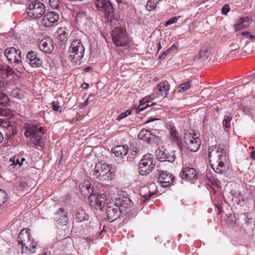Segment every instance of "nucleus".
Returning a JSON list of instances; mask_svg holds the SVG:
<instances>
[{
  "mask_svg": "<svg viewBox=\"0 0 255 255\" xmlns=\"http://www.w3.org/2000/svg\"><path fill=\"white\" fill-rule=\"evenodd\" d=\"M242 110L246 114H249L251 112V109L248 107H244Z\"/></svg>",
  "mask_w": 255,
  "mask_h": 255,
  "instance_id": "a18cd8bd",
  "label": "nucleus"
},
{
  "mask_svg": "<svg viewBox=\"0 0 255 255\" xmlns=\"http://www.w3.org/2000/svg\"><path fill=\"white\" fill-rule=\"evenodd\" d=\"M106 210L108 219L112 221L119 217L120 208L114 201L107 203Z\"/></svg>",
  "mask_w": 255,
  "mask_h": 255,
  "instance_id": "ddd939ff",
  "label": "nucleus"
},
{
  "mask_svg": "<svg viewBox=\"0 0 255 255\" xmlns=\"http://www.w3.org/2000/svg\"><path fill=\"white\" fill-rule=\"evenodd\" d=\"M112 174L108 163L99 162L96 164L94 174L99 179L104 181L111 180Z\"/></svg>",
  "mask_w": 255,
  "mask_h": 255,
  "instance_id": "0eeeda50",
  "label": "nucleus"
},
{
  "mask_svg": "<svg viewBox=\"0 0 255 255\" xmlns=\"http://www.w3.org/2000/svg\"><path fill=\"white\" fill-rule=\"evenodd\" d=\"M7 199V194L5 191L0 189V206L4 204Z\"/></svg>",
  "mask_w": 255,
  "mask_h": 255,
  "instance_id": "473e14b6",
  "label": "nucleus"
},
{
  "mask_svg": "<svg viewBox=\"0 0 255 255\" xmlns=\"http://www.w3.org/2000/svg\"><path fill=\"white\" fill-rule=\"evenodd\" d=\"M49 4L53 9H58L60 6L59 0H49Z\"/></svg>",
  "mask_w": 255,
  "mask_h": 255,
  "instance_id": "c9c22d12",
  "label": "nucleus"
},
{
  "mask_svg": "<svg viewBox=\"0 0 255 255\" xmlns=\"http://www.w3.org/2000/svg\"><path fill=\"white\" fill-rule=\"evenodd\" d=\"M162 0H148L146 4V8L148 11L154 9L157 4Z\"/></svg>",
  "mask_w": 255,
  "mask_h": 255,
  "instance_id": "7c9ffc66",
  "label": "nucleus"
},
{
  "mask_svg": "<svg viewBox=\"0 0 255 255\" xmlns=\"http://www.w3.org/2000/svg\"><path fill=\"white\" fill-rule=\"evenodd\" d=\"M152 121L153 120H148V121H147V123L150 122Z\"/></svg>",
  "mask_w": 255,
  "mask_h": 255,
  "instance_id": "69168bd1",
  "label": "nucleus"
},
{
  "mask_svg": "<svg viewBox=\"0 0 255 255\" xmlns=\"http://www.w3.org/2000/svg\"><path fill=\"white\" fill-rule=\"evenodd\" d=\"M94 187L89 180H84L79 185L81 193L86 196L93 192Z\"/></svg>",
  "mask_w": 255,
  "mask_h": 255,
  "instance_id": "412c9836",
  "label": "nucleus"
},
{
  "mask_svg": "<svg viewBox=\"0 0 255 255\" xmlns=\"http://www.w3.org/2000/svg\"><path fill=\"white\" fill-rule=\"evenodd\" d=\"M3 78H0V88L1 86H3L4 83H3Z\"/></svg>",
  "mask_w": 255,
  "mask_h": 255,
  "instance_id": "603ef678",
  "label": "nucleus"
},
{
  "mask_svg": "<svg viewBox=\"0 0 255 255\" xmlns=\"http://www.w3.org/2000/svg\"><path fill=\"white\" fill-rule=\"evenodd\" d=\"M168 137L171 143L180 146L182 144L181 137L174 127H170Z\"/></svg>",
  "mask_w": 255,
  "mask_h": 255,
  "instance_id": "aec40b11",
  "label": "nucleus"
},
{
  "mask_svg": "<svg viewBox=\"0 0 255 255\" xmlns=\"http://www.w3.org/2000/svg\"><path fill=\"white\" fill-rule=\"evenodd\" d=\"M112 38L117 46H126L129 44V40L126 30L123 28L116 27L112 31Z\"/></svg>",
  "mask_w": 255,
  "mask_h": 255,
  "instance_id": "423d86ee",
  "label": "nucleus"
},
{
  "mask_svg": "<svg viewBox=\"0 0 255 255\" xmlns=\"http://www.w3.org/2000/svg\"><path fill=\"white\" fill-rule=\"evenodd\" d=\"M113 153L117 157H123L128 152V147L126 145H118L112 149Z\"/></svg>",
  "mask_w": 255,
  "mask_h": 255,
  "instance_id": "b1692460",
  "label": "nucleus"
},
{
  "mask_svg": "<svg viewBox=\"0 0 255 255\" xmlns=\"http://www.w3.org/2000/svg\"><path fill=\"white\" fill-rule=\"evenodd\" d=\"M24 160H25V159H24V158H22L21 159V161L22 162V161H23Z\"/></svg>",
  "mask_w": 255,
  "mask_h": 255,
  "instance_id": "0e129e2a",
  "label": "nucleus"
},
{
  "mask_svg": "<svg viewBox=\"0 0 255 255\" xmlns=\"http://www.w3.org/2000/svg\"><path fill=\"white\" fill-rule=\"evenodd\" d=\"M10 126V123L6 119H0V126L7 128Z\"/></svg>",
  "mask_w": 255,
  "mask_h": 255,
  "instance_id": "4c0bfd02",
  "label": "nucleus"
},
{
  "mask_svg": "<svg viewBox=\"0 0 255 255\" xmlns=\"http://www.w3.org/2000/svg\"><path fill=\"white\" fill-rule=\"evenodd\" d=\"M180 175L181 178L183 179L192 180L197 178L198 173L195 169L186 167L182 169Z\"/></svg>",
  "mask_w": 255,
  "mask_h": 255,
  "instance_id": "a211bd4d",
  "label": "nucleus"
},
{
  "mask_svg": "<svg viewBox=\"0 0 255 255\" xmlns=\"http://www.w3.org/2000/svg\"><path fill=\"white\" fill-rule=\"evenodd\" d=\"M42 130V127L38 128L35 125H32L28 126L24 132V135L30 139V143L38 149H42L44 146V142L41 137Z\"/></svg>",
  "mask_w": 255,
  "mask_h": 255,
  "instance_id": "7ed1b4c3",
  "label": "nucleus"
},
{
  "mask_svg": "<svg viewBox=\"0 0 255 255\" xmlns=\"http://www.w3.org/2000/svg\"><path fill=\"white\" fill-rule=\"evenodd\" d=\"M3 138V135H2V133H1V132L0 131V143L2 142Z\"/></svg>",
  "mask_w": 255,
  "mask_h": 255,
  "instance_id": "5fc2aeb1",
  "label": "nucleus"
},
{
  "mask_svg": "<svg viewBox=\"0 0 255 255\" xmlns=\"http://www.w3.org/2000/svg\"><path fill=\"white\" fill-rule=\"evenodd\" d=\"M75 219L78 222H81L89 219V215L82 209H78L75 214Z\"/></svg>",
  "mask_w": 255,
  "mask_h": 255,
  "instance_id": "a878e982",
  "label": "nucleus"
},
{
  "mask_svg": "<svg viewBox=\"0 0 255 255\" xmlns=\"http://www.w3.org/2000/svg\"><path fill=\"white\" fill-rule=\"evenodd\" d=\"M173 177L170 173L161 171L158 177V180L163 187H167L173 183Z\"/></svg>",
  "mask_w": 255,
  "mask_h": 255,
  "instance_id": "6ab92c4d",
  "label": "nucleus"
},
{
  "mask_svg": "<svg viewBox=\"0 0 255 255\" xmlns=\"http://www.w3.org/2000/svg\"><path fill=\"white\" fill-rule=\"evenodd\" d=\"M88 99H89V98H88L86 100V101L84 102V105H87V104H88Z\"/></svg>",
  "mask_w": 255,
  "mask_h": 255,
  "instance_id": "6e6d98bb",
  "label": "nucleus"
},
{
  "mask_svg": "<svg viewBox=\"0 0 255 255\" xmlns=\"http://www.w3.org/2000/svg\"><path fill=\"white\" fill-rule=\"evenodd\" d=\"M7 115V111L3 108H0V116H6Z\"/></svg>",
  "mask_w": 255,
  "mask_h": 255,
  "instance_id": "c03bdc74",
  "label": "nucleus"
},
{
  "mask_svg": "<svg viewBox=\"0 0 255 255\" xmlns=\"http://www.w3.org/2000/svg\"><path fill=\"white\" fill-rule=\"evenodd\" d=\"M82 14L81 13H78L77 15V18H78L80 16H81Z\"/></svg>",
  "mask_w": 255,
  "mask_h": 255,
  "instance_id": "13d9d810",
  "label": "nucleus"
},
{
  "mask_svg": "<svg viewBox=\"0 0 255 255\" xmlns=\"http://www.w3.org/2000/svg\"><path fill=\"white\" fill-rule=\"evenodd\" d=\"M89 86V85L87 83H83L82 85V87L83 88V89H86L88 88V87Z\"/></svg>",
  "mask_w": 255,
  "mask_h": 255,
  "instance_id": "8fccbe9b",
  "label": "nucleus"
},
{
  "mask_svg": "<svg viewBox=\"0 0 255 255\" xmlns=\"http://www.w3.org/2000/svg\"><path fill=\"white\" fill-rule=\"evenodd\" d=\"M54 36L58 40L64 43L68 39L69 32L66 28L60 27L57 29Z\"/></svg>",
  "mask_w": 255,
  "mask_h": 255,
  "instance_id": "4be33fe9",
  "label": "nucleus"
},
{
  "mask_svg": "<svg viewBox=\"0 0 255 255\" xmlns=\"http://www.w3.org/2000/svg\"><path fill=\"white\" fill-rule=\"evenodd\" d=\"M96 196H97V195L95 194H93V193H91L89 196L88 201H89V205L94 208V206H95L96 204L97 203L96 202Z\"/></svg>",
  "mask_w": 255,
  "mask_h": 255,
  "instance_id": "f704fd0d",
  "label": "nucleus"
},
{
  "mask_svg": "<svg viewBox=\"0 0 255 255\" xmlns=\"http://www.w3.org/2000/svg\"><path fill=\"white\" fill-rule=\"evenodd\" d=\"M8 102V96L3 93L0 92V105L5 106Z\"/></svg>",
  "mask_w": 255,
  "mask_h": 255,
  "instance_id": "72a5a7b5",
  "label": "nucleus"
},
{
  "mask_svg": "<svg viewBox=\"0 0 255 255\" xmlns=\"http://www.w3.org/2000/svg\"><path fill=\"white\" fill-rule=\"evenodd\" d=\"M52 108L54 111L61 112L62 107L59 106V103L57 102H52Z\"/></svg>",
  "mask_w": 255,
  "mask_h": 255,
  "instance_id": "58836bf2",
  "label": "nucleus"
},
{
  "mask_svg": "<svg viewBox=\"0 0 255 255\" xmlns=\"http://www.w3.org/2000/svg\"><path fill=\"white\" fill-rule=\"evenodd\" d=\"M251 158L253 160H255V151H253L251 152Z\"/></svg>",
  "mask_w": 255,
  "mask_h": 255,
  "instance_id": "09e8293b",
  "label": "nucleus"
},
{
  "mask_svg": "<svg viewBox=\"0 0 255 255\" xmlns=\"http://www.w3.org/2000/svg\"><path fill=\"white\" fill-rule=\"evenodd\" d=\"M99 195H97L96 196V205L95 206H94V208L96 209H99V204H98V202H99Z\"/></svg>",
  "mask_w": 255,
  "mask_h": 255,
  "instance_id": "49530a36",
  "label": "nucleus"
},
{
  "mask_svg": "<svg viewBox=\"0 0 255 255\" xmlns=\"http://www.w3.org/2000/svg\"><path fill=\"white\" fill-rule=\"evenodd\" d=\"M255 76V72L253 73L252 75H251L250 76Z\"/></svg>",
  "mask_w": 255,
  "mask_h": 255,
  "instance_id": "e2e57ef3",
  "label": "nucleus"
},
{
  "mask_svg": "<svg viewBox=\"0 0 255 255\" xmlns=\"http://www.w3.org/2000/svg\"><path fill=\"white\" fill-rule=\"evenodd\" d=\"M171 52V51L168 49L167 50L164 51L162 54L159 57L161 59H163Z\"/></svg>",
  "mask_w": 255,
  "mask_h": 255,
  "instance_id": "37998d69",
  "label": "nucleus"
},
{
  "mask_svg": "<svg viewBox=\"0 0 255 255\" xmlns=\"http://www.w3.org/2000/svg\"><path fill=\"white\" fill-rule=\"evenodd\" d=\"M155 155L158 160L160 162H173L175 159L174 153L172 152L171 154H169L163 147H158L156 150Z\"/></svg>",
  "mask_w": 255,
  "mask_h": 255,
  "instance_id": "f8f14e48",
  "label": "nucleus"
},
{
  "mask_svg": "<svg viewBox=\"0 0 255 255\" xmlns=\"http://www.w3.org/2000/svg\"><path fill=\"white\" fill-rule=\"evenodd\" d=\"M20 50H17L14 47L7 48L4 51V55L11 63L19 64L21 62V55Z\"/></svg>",
  "mask_w": 255,
  "mask_h": 255,
  "instance_id": "9d476101",
  "label": "nucleus"
},
{
  "mask_svg": "<svg viewBox=\"0 0 255 255\" xmlns=\"http://www.w3.org/2000/svg\"><path fill=\"white\" fill-rule=\"evenodd\" d=\"M131 112L130 110H127V111L123 112L121 113L118 117L117 120L119 121H121V120L127 117L128 115H129L131 114Z\"/></svg>",
  "mask_w": 255,
  "mask_h": 255,
  "instance_id": "e433bc0d",
  "label": "nucleus"
},
{
  "mask_svg": "<svg viewBox=\"0 0 255 255\" xmlns=\"http://www.w3.org/2000/svg\"><path fill=\"white\" fill-rule=\"evenodd\" d=\"M54 219L60 226L66 225L68 221V213L63 208H59L54 215Z\"/></svg>",
  "mask_w": 255,
  "mask_h": 255,
  "instance_id": "dca6fc26",
  "label": "nucleus"
},
{
  "mask_svg": "<svg viewBox=\"0 0 255 255\" xmlns=\"http://www.w3.org/2000/svg\"><path fill=\"white\" fill-rule=\"evenodd\" d=\"M99 209L102 210L105 204L108 202V200L106 199V196L104 194H99Z\"/></svg>",
  "mask_w": 255,
  "mask_h": 255,
  "instance_id": "2f4dec72",
  "label": "nucleus"
},
{
  "mask_svg": "<svg viewBox=\"0 0 255 255\" xmlns=\"http://www.w3.org/2000/svg\"><path fill=\"white\" fill-rule=\"evenodd\" d=\"M230 10L229 5L228 4H225L223 6L222 8V12L223 14H226Z\"/></svg>",
  "mask_w": 255,
  "mask_h": 255,
  "instance_id": "79ce46f5",
  "label": "nucleus"
},
{
  "mask_svg": "<svg viewBox=\"0 0 255 255\" xmlns=\"http://www.w3.org/2000/svg\"><path fill=\"white\" fill-rule=\"evenodd\" d=\"M95 4L99 10L104 12L108 17L112 16L114 8L109 0H95Z\"/></svg>",
  "mask_w": 255,
  "mask_h": 255,
  "instance_id": "9b49d317",
  "label": "nucleus"
},
{
  "mask_svg": "<svg viewBox=\"0 0 255 255\" xmlns=\"http://www.w3.org/2000/svg\"><path fill=\"white\" fill-rule=\"evenodd\" d=\"M242 35L247 38L253 39L255 38V36L251 34L248 31H244L242 33Z\"/></svg>",
  "mask_w": 255,
  "mask_h": 255,
  "instance_id": "a19ab883",
  "label": "nucleus"
},
{
  "mask_svg": "<svg viewBox=\"0 0 255 255\" xmlns=\"http://www.w3.org/2000/svg\"><path fill=\"white\" fill-rule=\"evenodd\" d=\"M198 133L185 132L184 141L188 149L191 152H196L200 148L201 140Z\"/></svg>",
  "mask_w": 255,
  "mask_h": 255,
  "instance_id": "1a4fd4ad",
  "label": "nucleus"
},
{
  "mask_svg": "<svg viewBox=\"0 0 255 255\" xmlns=\"http://www.w3.org/2000/svg\"><path fill=\"white\" fill-rule=\"evenodd\" d=\"M233 117L231 114H228L225 116L223 121V125L225 131H228V130L230 128V123L233 119Z\"/></svg>",
  "mask_w": 255,
  "mask_h": 255,
  "instance_id": "cd10ccee",
  "label": "nucleus"
},
{
  "mask_svg": "<svg viewBox=\"0 0 255 255\" xmlns=\"http://www.w3.org/2000/svg\"><path fill=\"white\" fill-rule=\"evenodd\" d=\"M84 47L79 39L74 40L71 44L68 53L69 61L73 63L79 62L83 57Z\"/></svg>",
  "mask_w": 255,
  "mask_h": 255,
  "instance_id": "20e7f679",
  "label": "nucleus"
},
{
  "mask_svg": "<svg viewBox=\"0 0 255 255\" xmlns=\"http://www.w3.org/2000/svg\"><path fill=\"white\" fill-rule=\"evenodd\" d=\"M45 12L44 4L38 1H31L26 9L28 15L33 19L40 18Z\"/></svg>",
  "mask_w": 255,
  "mask_h": 255,
  "instance_id": "6e6552de",
  "label": "nucleus"
},
{
  "mask_svg": "<svg viewBox=\"0 0 255 255\" xmlns=\"http://www.w3.org/2000/svg\"><path fill=\"white\" fill-rule=\"evenodd\" d=\"M228 148L227 144H218L209 147L208 153L209 162L215 172L221 174L225 171V164L228 159Z\"/></svg>",
  "mask_w": 255,
  "mask_h": 255,
  "instance_id": "f257e3e1",
  "label": "nucleus"
},
{
  "mask_svg": "<svg viewBox=\"0 0 255 255\" xmlns=\"http://www.w3.org/2000/svg\"><path fill=\"white\" fill-rule=\"evenodd\" d=\"M192 84V81H189L185 83L181 84L179 86L177 87L176 90L177 93H182L188 90Z\"/></svg>",
  "mask_w": 255,
  "mask_h": 255,
  "instance_id": "c85d7f7f",
  "label": "nucleus"
},
{
  "mask_svg": "<svg viewBox=\"0 0 255 255\" xmlns=\"http://www.w3.org/2000/svg\"><path fill=\"white\" fill-rule=\"evenodd\" d=\"M59 18V14L55 12H49L43 15L41 24L45 27H50L56 23Z\"/></svg>",
  "mask_w": 255,
  "mask_h": 255,
  "instance_id": "4468645a",
  "label": "nucleus"
},
{
  "mask_svg": "<svg viewBox=\"0 0 255 255\" xmlns=\"http://www.w3.org/2000/svg\"><path fill=\"white\" fill-rule=\"evenodd\" d=\"M157 90L165 95H167L169 89V85L167 82H160L158 84Z\"/></svg>",
  "mask_w": 255,
  "mask_h": 255,
  "instance_id": "bb28decb",
  "label": "nucleus"
},
{
  "mask_svg": "<svg viewBox=\"0 0 255 255\" xmlns=\"http://www.w3.org/2000/svg\"><path fill=\"white\" fill-rule=\"evenodd\" d=\"M151 100V98L150 97H147L145 98L144 99H143L142 100L140 101L139 102V105L138 108V112L143 111L145 109H147L148 107H151L152 106H153V105H155V103H153L151 105L147 104L146 105V106H145L144 107H141L140 108V107L141 106L143 105L144 104H145L146 103L149 102Z\"/></svg>",
  "mask_w": 255,
  "mask_h": 255,
  "instance_id": "c756f323",
  "label": "nucleus"
},
{
  "mask_svg": "<svg viewBox=\"0 0 255 255\" xmlns=\"http://www.w3.org/2000/svg\"><path fill=\"white\" fill-rule=\"evenodd\" d=\"M177 20H178V18L176 16H174V17L169 19V20H168L166 22L165 25L167 26V25H171L172 24L177 22Z\"/></svg>",
  "mask_w": 255,
  "mask_h": 255,
  "instance_id": "ea45409f",
  "label": "nucleus"
},
{
  "mask_svg": "<svg viewBox=\"0 0 255 255\" xmlns=\"http://www.w3.org/2000/svg\"><path fill=\"white\" fill-rule=\"evenodd\" d=\"M18 242L21 246L22 253L34 254L36 251L37 243L30 235L29 230H22L18 236Z\"/></svg>",
  "mask_w": 255,
  "mask_h": 255,
  "instance_id": "f03ea898",
  "label": "nucleus"
},
{
  "mask_svg": "<svg viewBox=\"0 0 255 255\" xmlns=\"http://www.w3.org/2000/svg\"><path fill=\"white\" fill-rule=\"evenodd\" d=\"M250 22L249 18L248 17H240L237 20L235 25V31L237 32L247 28L250 25Z\"/></svg>",
  "mask_w": 255,
  "mask_h": 255,
  "instance_id": "5701e85b",
  "label": "nucleus"
},
{
  "mask_svg": "<svg viewBox=\"0 0 255 255\" xmlns=\"http://www.w3.org/2000/svg\"><path fill=\"white\" fill-rule=\"evenodd\" d=\"M91 70H92V68L88 66V67H86L84 69V71L88 72H90Z\"/></svg>",
  "mask_w": 255,
  "mask_h": 255,
  "instance_id": "3c124183",
  "label": "nucleus"
},
{
  "mask_svg": "<svg viewBox=\"0 0 255 255\" xmlns=\"http://www.w3.org/2000/svg\"><path fill=\"white\" fill-rule=\"evenodd\" d=\"M156 160L153 155L150 153L145 154L140 160L139 165V173L141 175L149 174L154 168Z\"/></svg>",
  "mask_w": 255,
  "mask_h": 255,
  "instance_id": "39448f33",
  "label": "nucleus"
},
{
  "mask_svg": "<svg viewBox=\"0 0 255 255\" xmlns=\"http://www.w3.org/2000/svg\"><path fill=\"white\" fill-rule=\"evenodd\" d=\"M104 231H106L105 229V227H104V228H103V229L102 230V231H101V232H104Z\"/></svg>",
  "mask_w": 255,
  "mask_h": 255,
  "instance_id": "052dcab7",
  "label": "nucleus"
},
{
  "mask_svg": "<svg viewBox=\"0 0 255 255\" xmlns=\"http://www.w3.org/2000/svg\"><path fill=\"white\" fill-rule=\"evenodd\" d=\"M41 255H49L47 252H44V253H42Z\"/></svg>",
  "mask_w": 255,
  "mask_h": 255,
  "instance_id": "bf43d9fd",
  "label": "nucleus"
},
{
  "mask_svg": "<svg viewBox=\"0 0 255 255\" xmlns=\"http://www.w3.org/2000/svg\"><path fill=\"white\" fill-rule=\"evenodd\" d=\"M138 137L139 139L147 141L151 138L153 139L155 137V135L150 130L142 129L138 134Z\"/></svg>",
  "mask_w": 255,
  "mask_h": 255,
  "instance_id": "393cba45",
  "label": "nucleus"
},
{
  "mask_svg": "<svg viewBox=\"0 0 255 255\" xmlns=\"http://www.w3.org/2000/svg\"><path fill=\"white\" fill-rule=\"evenodd\" d=\"M241 200H242V201L244 202L245 201V199L244 198H241Z\"/></svg>",
  "mask_w": 255,
  "mask_h": 255,
  "instance_id": "680f3d73",
  "label": "nucleus"
},
{
  "mask_svg": "<svg viewBox=\"0 0 255 255\" xmlns=\"http://www.w3.org/2000/svg\"><path fill=\"white\" fill-rule=\"evenodd\" d=\"M157 45H157V48H158L157 51L158 52L161 49L162 47L161 46L160 42H158Z\"/></svg>",
  "mask_w": 255,
  "mask_h": 255,
  "instance_id": "864d4df0",
  "label": "nucleus"
},
{
  "mask_svg": "<svg viewBox=\"0 0 255 255\" xmlns=\"http://www.w3.org/2000/svg\"><path fill=\"white\" fill-rule=\"evenodd\" d=\"M3 71V66L0 64V73Z\"/></svg>",
  "mask_w": 255,
  "mask_h": 255,
  "instance_id": "4d7b16f0",
  "label": "nucleus"
},
{
  "mask_svg": "<svg viewBox=\"0 0 255 255\" xmlns=\"http://www.w3.org/2000/svg\"><path fill=\"white\" fill-rule=\"evenodd\" d=\"M39 49L46 53H51L54 50L53 40L50 37L43 38L38 44Z\"/></svg>",
  "mask_w": 255,
  "mask_h": 255,
  "instance_id": "2eb2a0df",
  "label": "nucleus"
},
{
  "mask_svg": "<svg viewBox=\"0 0 255 255\" xmlns=\"http://www.w3.org/2000/svg\"><path fill=\"white\" fill-rule=\"evenodd\" d=\"M177 49V47L175 44H173L171 47L169 48L168 49L171 52Z\"/></svg>",
  "mask_w": 255,
  "mask_h": 255,
  "instance_id": "de8ad7c7",
  "label": "nucleus"
},
{
  "mask_svg": "<svg viewBox=\"0 0 255 255\" xmlns=\"http://www.w3.org/2000/svg\"><path fill=\"white\" fill-rule=\"evenodd\" d=\"M26 60L29 64L33 67H40L42 63V60L38 56L37 53L33 51L28 52Z\"/></svg>",
  "mask_w": 255,
  "mask_h": 255,
  "instance_id": "f3484780",
  "label": "nucleus"
}]
</instances>
